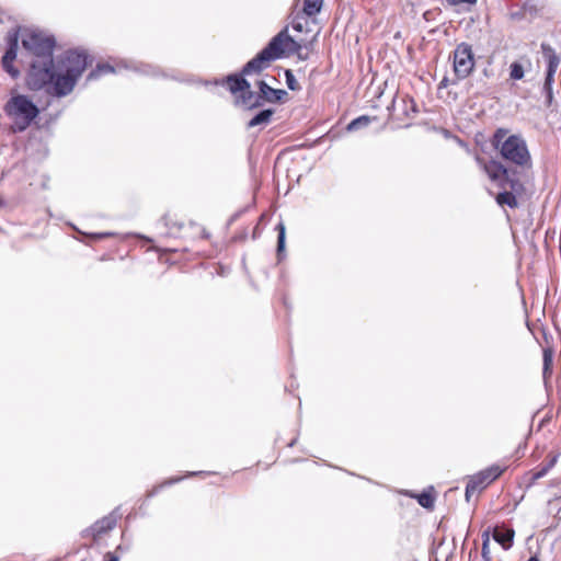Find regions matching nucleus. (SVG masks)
<instances>
[{
  "mask_svg": "<svg viewBox=\"0 0 561 561\" xmlns=\"http://www.w3.org/2000/svg\"><path fill=\"white\" fill-rule=\"evenodd\" d=\"M489 142L502 161L476 156V163L485 173L488 180L496 184L499 188L495 194L496 204L502 208H517L519 207L517 196L523 191V184L518 179L511 176V168L522 171L530 169L533 165L530 149L522 135L510 134L504 127L493 131Z\"/></svg>",
  "mask_w": 561,
  "mask_h": 561,
  "instance_id": "nucleus-1",
  "label": "nucleus"
},
{
  "mask_svg": "<svg viewBox=\"0 0 561 561\" xmlns=\"http://www.w3.org/2000/svg\"><path fill=\"white\" fill-rule=\"evenodd\" d=\"M314 38L316 36L307 41L302 37H293L288 35L287 27L282 28L263 50L259 51L252 60L245 64L241 73L230 75L225 78L224 85L230 91L231 95L234 96L236 104L245 105L248 107L257 105L256 102H253L254 94L251 90V84L245 80L244 76L259 73L268 68L274 60L293 55H296L297 58L301 60H308L309 53L313 50Z\"/></svg>",
  "mask_w": 561,
  "mask_h": 561,
  "instance_id": "nucleus-2",
  "label": "nucleus"
},
{
  "mask_svg": "<svg viewBox=\"0 0 561 561\" xmlns=\"http://www.w3.org/2000/svg\"><path fill=\"white\" fill-rule=\"evenodd\" d=\"M92 62L84 51L68 50L54 70L53 59H33L30 64L26 84L32 91L46 88V92L61 98L73 91V87Z\"/></svg>",
  "mask_w": 561,
  "mask_h": 561,
  "instance_id": "nucleus-3",
  "label": "nucleus"
},
{
  "mask_svg": "<svg viewBox=\"0 0 561 561\" xmlns=\"http://www.w3.org/2000/svg\"><path fill=\"white\" fill-rule=\"evenodd\" d=\"M8 118L12 121L13 133H22L26 130L38 116V108L35 106L26 95L16 94L8 100L4 106Z\"/></svg>",
  "mask_w": 561,
  "mask_h": 561,
  "instance_id": "nucleus-4",
  "label": "nucleus"
},
{
  "mask_svg": "<svg viewBox=\"0 0 561 561\" xmlns=\"http://www.w3.org/2000/svg\"><path fill=\"white\" fill-rule=\"evenodd\" d=\"M164 220H167V224L164 225H167L169 228V234L178 237L184 240V242L194 240H208L211 237L205 227L194 221H173L168 217H164ZM180 250L186 251V243L180 248H164V251L168 252H178Z\"/></svg>",
  "mask_w": 561,
  "mask_h": 561,
  "instance_id": "nucleus-5",
  "label": "nucleus"
},
{
  "mask_svg": "<svg viewBox=\"0 0 561 561\" xmlns=\"http://www.w3.org/2000/svg\"><path fill=\"white\" fill-rule=\"evenodd\" d=\"M22 47L34 57V60H50L56 42L44 33L27 31L23 33Z\"/></svg>",
  "mask_w": 561,
  "mask_h": 561,
  "instance_id": "nucleus-6",
  "label": "nucleus"
},
{
  "mask_svg": "<svg viewBox=\"0 0 561 561\" xmlns=\"http://www.w3.org/2000/svg\"><path fill=\"white\" fill-rule=\"evenodd\" d=\"M507 469L508 466L505 463H493L490 467L470 476L468 482H466V499L469 500L470 496L482 492L493 482L499 480L500 477H502Z\"/></svg>",
  "mask_w": 561,
  "mask_h": 561,
  "instance_id": "nucleus-7",
  "label": "nucleus"
},
{
  "mask_svg": "<svg viewBox=\"0 0 561 561\" xmlns=\"http://www.w3.org/2000/svg\"><path fill=\"white\" fill-rule=\"evenodd\" d=\"M454 73L459 80L470 76L474 70L476 60L471 46L467 43H460L455 47L453 55Z\"/></svg>",
  "mask_w": 561,
  "mask_h": 561,
  "instance_id": "nucleus-8",
  "label": "nucleus"
},
{
  "mask_svg": "<svg viewBox=\"0 0 561 561\" xmlns=\"http://www.w3.org/2000/svg\"><path fill=\"white\" fill-rule=\"evenodd\" d=\"M388 112H390L388 116H390L392 121L404 124L409 118H413L419 110L416 108L413 98L409 94H404L399 100H392L391 106H388Z\"/></svg>",
  "mask_w": 561,
  "mask_h": 561,
  "instance_id": "nucleus-9",
  "label": "nucleus"
},
{
  "mask_svg": "<svg viewBox=\"0 0 561 561\" xmlns=\"http://www.w3.org/2000/svg\"><path fill=\"white\" fill-rule=\"evenodd\" d=\"M541 50L548 64L547 77L546 81H543V90L547 91L548 100L551 101V87L554 82V73L560 65V58L556 55L554 49L547 43L541 44Z\"/></svg>",
  "mask_w": 561,
  "mask_h": 561,
  "instance_id": "nucleus-10",
  "label": "nucleus"
},
{
  "mask_svg": "<svg viewBox=\"0 0 561 561\" xmlns=\"http://www.w3.org/2000/svg\"><path fill=\"white\" fill-rule=\"evenodd\" d=\"M16 56L18 36L16 34H12L10 37H8V48L1 59L2 69L10 73L11 78H18L20 73L18 68L13 66V61L16 60Z\"/></svg>",
  "mask_w": 561,
  "mask_h": 561,
  "instance_id": "nucleus-11",
  "label": "nucleus"
},
{
  "mask_svg": "<svg viewBox=\"0 0 561 561\" xmlns=\"http://www.w3.org/2000/svg\"><path fill=\"white\" fill-rule=\"evenodd\" d=\"M257 88H259V95H261V98L267 102H278L282 100L283 96L286 95V91L275 90V89L268 87V84L265 83V81L257 82Z\"/></svg>",
  "mask_w": 561,
  "mask_h": 561,
  "instance_id": "nucleus-12",
  "label": "nucleus"
},
{
  "mask_svg": "<svg viewBox=\"0 0 561 561\" xmlns=\"http://www.w3.org/2000/svg\"><path fill=\"white\" fill-rule=\"evenodd\" d=\"M514 536L515 530L513 528L500 530L499 527H496L495 530H493V540H495L505 550H510L514 543Z\"/></svg>",
  "mask_w": 561,
  "mask_h": 561,
  "instance_id": "nucleus-13",
  "label": "nucleus"
},
{
  "mask_svg": "<svg viewBox=\"0 0 561 561\" xmlns=\"http://www.w3.org/2000/svg\"><path fill=\"white\" fill-rule=\"evenodd\" d=\"M553 355L554 352L551 347H546L542 351V377L543 380H549L553 371Z\"/></svg>",
  "mask_w": 561,
  "mask_h": 561,
  "instance_id": "nucleus-14",
  "label": "nucleus"
},
{
  "mask_svg": "<svg viewBox=\"0 0 561 561\" xmlns=\"http://www.w3.org/2000/svg\"><path fill=\"white\" fill-rule=\"evenodd\" d=\"M324 0H302V13L306 16L312 18L319 14L323 8Z\"/></svg>",
  "mask_w": 561,
  "mask_h": 561,
  "instance_id": "nucleus-15",
  "label": "nucleus"
},
{
  "mask_svg": "<svg viewBox=\"0 0 561 561\" xmlns=\"http://www.w3.org/2000/svg\"><path fill=\"white\" fill-rule=\"evenodd\" d=\"M107 73H123L131 69L130 65L125 60L107 59Z\"/></svg>",
  "mask_w": 561,
  "mask_h": 561,
  "instance_id": "nucleus-16",
  "label": "nucleus"
},
{
  "mask_svg": "<svg viewBox=\"0 0 561 561\" xmlns=\"http://www.w3.org/2000/svg\"><path fill=\"white\" fill-rule=\"evenodd\" d=\"M274 111L271 108L263 110L255 117L251 118L250 123H248V128H253L262 124L270 123V119L273 117Z\"/></svg>",
  "mask_w": 561,
  "mask_h": 561,
  "instance_id": "nucleus-17",
  "label": "nucleus"
},
{
  "mask_svg": "<svg viewBox=\"0 0 561 561\" xmlns=\"http://www.w3.org/2000/svg\"><path fill=\"white\" fill-rule=\"evenodd\" d=\"M412 496L416 499L419 505L425 510H433V507L435 506V495L432 493V491H424L419 495Z\"/></svg>",
  "mask_w": 561,
  "mask_h": 561,
  "instance_id": "nucleus-18",
  "label": "nucleus"
},
{
  "mask_svg": "<svg viewBox=\"0 0 561 561\" xmlns=\"http://www.w3.org/2000/svg\"><path fill=\"white\" fill-rule=\"evenodd\" d=\"M374 119H375V117H369L367 115H363V116L356 117L351 123H348L347 131H354V130H357L359 128L366 127Z\"/></svg>",
  "mask_w": 561,
  "mask_h": 561,
  "instance_id": "nucleus-19",
  "label": "nucleus"
},
{
  "mask_svg": "<svg viewBox=\"0 0 561 561\" xmlns=\"http://www.w3.org/2000/svg\"><path fill=\"white\" fill-rule=\"evenodd\" d=\"M554 463H556V458L553 457V458L549 459L548 463L536 469L535 472H533L531 483L539 479L545 478L548 474L549 470L553 468Z\"/></svg>",
  "mask_w": 561,
  "mask_h": 561,
  "instance_id": "nucleus-20",
  "label": "nucleus"
},
{
  "mask_svg": "<svg viewBox=\"0 0 561 561\" xmlns=\"http://www.w3.org/2000/svg\"><path fill=\"white\" fill-rule=\"evenodd\" d=\"M275 229L278 231V243H276V251H278V254H282L285 250L286 228L283 222H279Z\"/></svg>",
  "mask_w": 561,
  "mask_h": 561,
  "instance_id": "nucleus-21",
  "label": "nucleus"
},
{
  "mask_svg": "<svg viewBox=\"0 0 561 561\" xmlns=\"http://www.w3.org/2000/svg\"><path fill=\"white\" fill-rule=\"evenodd\" d=\"M525 76L523 67L518 62H513L510 66V78L514 80H520Z\"/></svg>",
  "mask_w": 561,
  "mask_h": 561,
  "instance_id": "nucleus-22",
  "label": "nucleus"
},
{
  "mask_svg": "<svg viewBox=\"0 0 561 561\" xmlns=\"http://www.w3.org/2000/svg\"><path fill=\"white\" fill-rule=\"evenodd\" d=\"M286 78V85L289 88L290 91H300L301 85H299L298 81L296 80V77L293 76V72L290 70H286L285 72Z\"/></svg>",
  "mask_w": 561,
  "mask_h": 561,
  "instance_id": "nucleus-23",
  "label": "nucleus"
},
{
  "mask_svg": "<svg viewBox=\"0 0 561 561\" xmlns=\"http://www.w3.org/2000/svg\"><path fill=\"white\" fill-rule=\"evenodd\" d=\"M485 538L482 540V547H481V556L484 561H490V554H489V535L485 533Z\"/></svg>",
  "mask_w": 561,
  "mask_h": 561,
  "instance_id": "nucleus-24",
  "label": "nucleus"
},
{
  "mask_svg": "<svg viewBox=\"0 0 561 561\" xmlns=\"http://www.w3.org/2000/svg\"><path fill=\"white\" fill-rule=\"evenodd\" d=\"M451 5H459L462 3L476 4L477 0H447Z\"/></svg>",
  "mask_w": 561,
  "mask_h": 561,
  "instance_id": "nucleus-25",
  "label": "nucleus"
},
{
  "mask_svg": "<svg viewBox=\"0 0 561 561\" xmlns=\"http://www.w3.org/2000/svg\"><path fill=\"white\" fill-rule=\"evenodd\" d=\"M217 273H218V275H219V276H225V275H226V273H227V271H226V268H225V266H224V265L218 264V266H217Z\"/></svg>",
  "mask_w": 561,
  "mask_h": 561,
  "instance_id": "nucleus-26",
  "label": "nucleus"
},
{
  "mask_svg": "<svg viewBox=\"0 0 561 561\" xmlns=\"http://www.w3.org/2000/svg\"><path fill=\"white\" fill-rule=\"evenodd\" d=\"M293 28H295V31H297L298 33H301L302 32V23H300V22L293 23Z\"/></svg>",
  "mask_w": 561,
  "mask_h": 561,
  "instance_id": "nucleus-27",
  "label": "nucleus"
},
{
  "mask_svg": "<svg viewBox=\"0 0 561 561\" xmlns=\"http://www.w3.org/2000/svg\"><path fill=\"white\" fill-rule=\"evenodd\" d=\"M448 87V79L447 77L443 78L440 83H438V88H447Z\"/></svg>",
  "mask_w": 561,
  "mask_h": 561,
  "instance_id": "nucleus-28",
  "label": "nucleus"
},
{
  "mask_svg": "<svg viewBox=\"0 0 561 561\" xmlns=\"http://www.w3.org/2000/svg\"><path fill=\"white\" fill-rule=\"evenodd\" d=\"M280 302L284 305L285 308H287V299L285 294H280Z\"/></svg>",
  "mask_w": 561,
  "mask_h": 561,
  "instance_id": "nucleus-29",
  "label": "nucleus"
},
{
  "mask_svg": "<svg viewBox=\"0 0 561 561\" xmlns=\"http://www.w3.org/2000/svg\"><path fill=\"white\" fill-rule=\"evenodd\" d=\"M107 561H118V558L116 556L107 553Z\"/></svg>",
  "mask_w": 561,
  "mask_h": 561,
  "instance_id": "nucleus-30",
  "label": "nucleus"
},
{
  "mask_svg": "<svg viewBox=\"0 0 561 561\" xmlns=\"http://www.w3.org/2000/svg\"><path fill=\"white\" fill-rule=\"evenodd\" d=\"M527 561H539V559L537 558V556H533Z\"/></svg>",
  "mask_w": 561,
  "mask_h": 561,
  "instance_id": "nucleus-31",
  "label": "nucleus"
},
{
  "mask_svg": "<svg viewBox=\"0 0 561 561\" xmlns=\"http://www.w3.org/2000/svg\"><path fill=\"white\" fill-rule=\"evenodd\" d=\"M100 533H101V530H99V533H96V535H94V540H95V541H96V539H99V538H100Z\"/></svg>",
  "mask_w": 561,
  "mask_h": 561,
  "instance_id": "nucleus-32",
  "label": "nucleus"
},
{
  "mask_svg": "<svg viewBox=\"0 0 561 561\" xmlns=\"http://www.w3.org/2000/svg\"><path fill=\"white\" fill-rule=\"evenodd\" d=\"M96 238L102 239L104 237V233H98L95 234Z\"/></svg>",
  "mask_w": 561,
  "mask_h": 561,
  "instance_id": "nucleus-33",
  "label": "nucleus"
},
{
  "mask_svg": "<svg viewBox=\"0 0 561 561\" xmlns=\"http://www.w3.org/2000/svg\"><path fill=\"white\" fill-rule=\"evenodd\" d=\"M295 443H296V438H293L291 442L289 443V446H293Z\"/></svg>",
  "mask_w": 561,
  "mask_h": 561,
  "instance_id": "nucleus-34",
  "label": "nucleus"
},
{
  "mask_svg": "<svg viewBox=\"0 0 561 561\" xmlns=\"http://www.w3.org/2000/svg\"><path fill=\"white\" fill-rule=\"evenodd\" d=\"M106 237L107 238H113V234L112 233H107Z\"/></svg>",
  "mask_w": 561,
  "mask_h": 561,
  "instance_id": "nucleus-35",
  "label": "nucleus"
}]
</instances>
